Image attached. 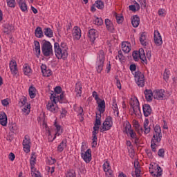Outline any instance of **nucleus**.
<instances>
[{
	"label": "nucleus",
	"mask_w": 177,
	"mask_h": 177,
	"mask_svg": "<svg viewBox=\"0 0 177 177\" xmlns=\"http://www.w3.org/2000/svg\"><path fill=\"white\" fill-rule=\"evenodd\" d=\"M88 38L91 42H95V39L97 38V30L93 28L90 29L88 30Z\"/></svg>",
	"instance_id": "nucleus-16"
},
{
	"label": "nucleus",
	"mask_w": 177,
	"mask_h": 177,
	"mask_svg": "<svg viewBox=\"0 0 177 177\" xmlns=\"http://www.w3.org/2000/svg\"><path fill=\"white\" fill-rule=\"evenodd\" d=\"M1 104H3V106L6 107V106H9V100H8V98L2 100Z\"/></svg>",
	"instance_id": "nucleus-57"
},
{
	"label": "nucleus",
	"mask_w": 177,
	"mask_h": 177,
	"mask_svg": "<svg viewBox=\"0 0 177 177\" xmlns=\"http://www.w3.org/2000/svg\"><path fill=\"white\" fill-rule=\"evenodd\" d=\"M153 38L154 42L157 46H161V45H162V38L161 37V35L158 30H155Z\"/></svg>",
	"instance_id": "nucleus-13"
},
{
	"label": "nucleus",
	"mask_w": 177,
	"mask_h": 177,
	"mask_svg": "<svg viewBox=\"0 0 177 177\" xmlns=\"http://www.w3.org/2000/svg\"><path fill=\"white\" fill-rule=\"evenodd\" d=\"M67 147V139H64L62 142L58 145L57 150L62 153Z\"/></svg>",
	"instance_id": "nucleus-25"
},
{
	"label": "nucleus",
	"mask_w": 177,
	"mask_h": 177,
	"mask_svg": "<svg viewBox=\"0 0 177 177\" xmlns=\"http://www.w3.org/2000/svg\"><path fill=\"white\" fill-rule=\"evenodd\" d=\"M157 169H158V171H157L156 174L154 171L149 170L150 174L152 175V176L160 177V176H161V175H162V169H161V167L158 165Z\"/></svg>",
	"instance_id": "nucleus-26"
},
{
	"label": "nucleus",
	"mask_w": 177,
	"mask_h": 177,
	"mask_svg": "<svg viewBox=\"0 0 177 177\" xmlns=\"http://www.w3.org/2000/svg\"><path fill=\"white\" fill-rule=\"evenodd\" d=\"M122 50H123L124 53H129V52H131V47L129 46H127L126 47H123Z\"/></svg>",
	"instance_id": "nucleus-56"
},
{
	"label": "nucleus",
	"mask_w": 177,
	"mask_h": 177,
	"mask_svg": "<svg viewBox=\"0 0 177 177\" xmlns=\"http://www.w3.org/2000/svg\"><path fill=\"white\" fill-rule=\"evenodd\" d=\"M93 97H94L96 102H99V100H102V99L99 97V95H97V93L96 91L93 92Z\"/></svg>",
	"instance_id": "nucleus-55"
},
{
	"label": "nucleus",
	"mask_w": 177,
	"mask_h": 177,
	"mask_svg": "<svg viewBox=\"0 0 177 177\" xmlns=\"http://www.w3.org/2000/svg\"><path fill=\"white\" fill-rule=\"evenodd\" d=\"M165 153V150L164 149H160L158 151V156L159 157H162V158H164Z\"/></svg>",
	"instance_id": "nucleus-52"
},
{
	"label": "nucleus",
	"mask_w": 177,
	"mask_h": 177,
	"mask_svg": "<svg viewBox=\"0 0 177 177\" xmlns=\"http://www.w3.org/2000/svg\"><path fill=\"white\" fill-rule=\"evenodd\" d=\"M61 49H63V50H67V49H68V48H67V44H66V43L62 42L61 44V47H59Z\"/></svg>",
	"instance_id": "nucleus-62"
},
{
	"label": "nucleus",
	"mask_w": 177,
	"mask_h": 177,
	"mask_svg": "<svg viewBox=\"0 0 177 177\" xmlns=\"http://www.w3.org/2000/svg\"><path fill=\"white\" fill-rule=\"evenodd\" d=\"M105 26L110 32H114V24L109 19H105Z\"/></svg>",
	"instance_id": "nucleus-22"
},
{
	"label": "nucleus",
	"mask_w": 177,
	"mask_h": 177,
	"mask_svg": "<svg viewBox=\"0 0 177 177\" xmlns=\"http://www.w3.org/2000/svg\"><path fill=\"white\" fill-rule=\"evenodd\" d=\"M55 93H51L50 97V100L53 99V102L56 103L57 102H59V103H66L64 102V93H62V87L60 86H57L54 89ZM61 93V94H60ZM60 94V95H57Z\"/></svg>",
	"instance_id": "nucleus-1"
},
{
	"label": "nucleus",
	"mask_w": 177,
	"mask_h": 177,
	"mask_svg": "<svg viewBox=\"0 0 177 177\" xmlns=\"http://www.w3.org/2000/svg\"><path fill=\"white\" fill-rule=\"evenodd\" d=\"M24 73L25 75H28L31 73V68L28 66V64H25L24 66Z\"/></svg>",
	"instance_id": "nucleus-37"
},
{
	"label": "nucleus",
	"mask_w": 177,
	"mask_h": 177,
	"mask_svg": "<svg viewBox=\"0 0 177 177\" xmlns=\"http://www.w3.org/2000/svg\"><path fill=\"white\" fill-rule=\"evenodd\" d=\"M96 64L97 66V72L102 73L104 64V51L102 50H100L99 52V57L97 58Z\"/></svg>",
	"instance_id": "nucleus-5"
},
{
	"label": "nucleus",
	"mask_w": 177,
	"mask_h": 177,
	"mask_svg": "<svg viewBox=\"0 0 177 177\" xmlns=\"http://www.w3.org/2000/svg\"><path fill=\"white\" fill-rule=\"evenodd\" d=\"M0 124L3 127H6L8 124V116L5 112L0 113Z\"/></svg>",
	"instance_id": "nucleus-18"
},
{
	"label": "nucleus",
	"mask_w": 177,
	"mask_h": 177,
	"mask_svg": "<svg viewBox=\"0 0 177 177\" xmlns=\"http://www.w3.org/2000/svg\"><path fill=\"white\" fill-rule=\"evenodd\" d=\"M66 114H67V110H66L65 109H62L60 118H64V117H66Z\"/></svg>",
	"instance_id": "nucleus-60"
},
{
	"label": "nucleus",
	"mask_w": 177,
	"mask_h": 177,
	"mask_svg": "<svg viewBox=\"0 0 177 177\" xmlns=\"http://www.w3.org/2000/svg\"><path fill=\"white\" fill-rule=\"evenodd\" d=\"M116 60L119 59L120 62H122L123 60L125 59V57L122 55V51L120 50L118 51V55L115 57Z\"/></svg>",
	"instance_id": "nucleus-43"
},
{
	"label": "nucleus",
	"mask_w": 177,
	"mask_h": 177,
	"mask_svg": "<svg viewBox=\"0 0 177 177\" xmlns=\"http://www.w3.org/2000/svg\"><path fill=\"white\" fill-rule=\"evenodd\" d=\"M35 50L36 52L37 57H39L41 55V46H35Z\"/></svg>",
	"instance_id": "nucleus-46"
},
{
	"label": "nucleus",
	"mask_w": 177,
	"mask_h": 177,
	"mask_svg": "<svg viewBox=\"0 0 177 177\" xmlns=\"http://www.w3.org/2000/svg\"><path fill=\"white\" fill-rule=\"evenodd\" d=\"M135 80L137 81V85L140 88L145 86V75L140 71H136L135 73Z\"/></svg>",
	"instance_id": "nucleus-8"
},
{
	"label": "nucleus",
	"mask_w": 177,
	"mask_h": 177,
	"mask_svg": "<svg viewBox=\"0 0 177 177\" xmlns=\"http://www.w3.org/2000/svg\"><path fill=\"white\" fill-rule=\"evenodd\" d=\"M153 97L158 100H162L164 97V90L160 89L158 91H156L153 95Z\"/></svg>",
	"instance_id": "nucleus-23"
},
{
	"label": "nucleus",
	"mask_w": 177,
	"mask_h": 177,
	"mask_svg": "<svg viewBox=\"0 0 177 177\" xmlns=\"http://www.w3.org/2000/svg\"><path fill=\"white\" fill-rule=\"evenodd\" d=\"M18 3L19 5L21 10H22L23 12H28V10H27V4L25 1H24L23 0H18Z\"/></svg>",
	"instance_id": "nucleus-28"
},
{
	"label": "nucleus",
	"mask_w": 177,
	"mask_h": 177,
	"mask_svg": "<svg viewBox=\"0 0 177 177\" xmlns=\"http://www.w3.org/2000/svg\"><path fill=\"white\" fill-rule=\"evenodd\" d=\"M116 21L118 24H122L124 21V17L121 15H116L115 16Z\"/></svg>",
	"instance_id": "nucleus-44"
},
{
	"label": "nucleus",
	"mask_w": 177,
	"mask_h": 177,
	"mask_svg": "<svg viewBox=\"0 0 177 177\" xmlns=\"http://www.w3.org/2000/svg\"><path fill=\"white\" fill-rule=\"evenodd\" d=\"M131 128H132V126L131 125V123H129V122H127L126 126L123 131L124 133H126L127 135H128V133H129V132L132 131V129H131Z\"/></svg>",
	"instance_id": "nucleus-36"
},
{
	"label": "nucleus",
	"mask_w": 177,
	"mask_h": 177,
	"mask_svg": "<svg viewBox=\"0 0 177 177\" xmlns=\"http://www.w3.org/2000/svg\"><path fill=\"white\" fill-rule=\"evenodd\" d=\"M7 5L9 8H15L16 7V1L15 0H6Z\"/></svg>",
	"instance_id": "nucleus-42"
},
{
	"label": "nucleus",
	"mask_w": 177,
	"mask_h": 177,
	"mask_svg": "<svg viewBox=\"0 0 177 177\" xmlns=\"http://www.w3.org/2000/svg\"><path fill=\"white\" fill-rule=\"evenodd\" d=\"M132 56L135 62H139V59H140L143 63L147 64V58L143 48H140L138 51L134 50L133 52Z\"/></svg>",
	"instance_id": "nucleus-3"
},
{
	"label": "nucleus",
	"mask_w": 177,
	"mask_h": 177,
	"mask_svg": "<svg viewBox=\"0 0 177 177\" xmlns=\"http://www.w3.org/2000/svg\"><path fill=\"white\" fill-rule=\"evenodd\" d=\"M111 127H113V118H111V116H108L102 124V129H100V132L110 131Z\"/></svg>",
	"instance_id": "nucleus-7"
},
{
	"label": "nucleus",
	"mask_w": 177,
	"mask_h": 177,
	"mask_svg": "<svg viewBox=\"0 0 177 177\" xmlns=\"http://www.w3.org/2000/svg\"><path fill=\"white\" fill-rule=\"evenodd\" d=\"M129 68L131 71H136V65L135 64H131Z\"/></svg>",
	"instance_id": "nucleus-64"
},
{
	"label": "nucleus",
	"mask_w": 177,
	"mask_h": 177,
	"mask_svg": "<svg viewBox=\"0 0 177 177\" xmlns=\"http://www.w3.org/2000/svg\"><path fill=\"white\" fill-rule=\"evenodd\" d=\"M95 24H96V26H102V24H103V19H102V18L97 17L95 19Z\"/></svg>",
	"instance_id": "nucleus-48"
},
{
	"label": "nucleus",
	"mask_w": 177,
	"mask_h": 177,
	"mask_svg": "<svg viewBox=\"0 0 177 177\" xmlns=\"http://www.w3.org/2000/svg\"><path fill=\"white\" fill-rule=\"evenodd\" d=\"M66 177H75V171L71 170L67 172Z\"/></svg>",
	"instance_id": "nucleus-53"
},
{
	"label": "nucleus",
	"mask_w": 177,
	"mask_h": 177,
	"mask_svg": "<svg viewBox=\"0 0 177 177\" xmlns=\"http://www.w3.org/2000/svg\"><path fill=\"white\" fill-rule=\"evenodd\" d=\"M140 42L143 46H147V39H146V35L142 32L140 37Z\"/></svg>",
	"instance_id": "nucleus-30"
},
{
	"label": "nucleus",
	"mask_w": 177,
	"mask_h": 177,
	"mask_svg": "<svg viewBox=\"0 0 177 177\" xmlns=\"http://www.w3.org/2000/svg\"><path fill=\"white\" fill-rule=\"evenodd\" d=\"M30 145H31L30 136L26 135L25 136L23 141V147L25 153H30V149H31V146H30Z\"/></svg>",
	"instance_id": "nucleus-10"
},
{
	"label": "nucleus",
	"mask_w": 177,
	"mask_h": 177,
	"mask_svg": "<svg viewBox=\"0 0 177 177\" xmlns=\"http://www.w3.org/2000/svg\"><path fill=\"white\" fill-rule=\"evenodd\" d=\"M133 127L136 132H138V133H140V130H139V129L140 128V124H139V122L133 120Z\"/></svg>",
	"instance_id": "nucleus-41"
},
{
	"label": "nucleus",
	"mask_w": 177,
	"mask_h": 177,
	"mask_svg": "<svg viewBox=\"0 0 177 177\" xmlns=\"http://www.w3.org/2000/svg\"><path fill=\"white\" fill-rule=\"evenodd\" d=\"M135 173L136 177H140V167H139V162L134 163Z\"/></svg>",
	"instance_id": "nucleus-32"
},
{
	"label": "nucleus",
	"mask_w": 177,
	"mask_h": 177,
	"mask_svg": "<svg viewBox=\"0 0 177 177\" xmlns=\"http://www.w3.org/2000/svg\"><path fill=\"white\" fill-rule=\"evenodd\" d=\"M112 109L114 111V113H116V115L118 117L120 112H118V106L117 105V102H115V100H113Z\"/></svg>",
	"instance_id": "nucleus-38"
},
{
	"label": "nucleus",
	"mask_w": 177,
	"mask_h": 177,
	"mask_svg": "<svg viewBox=\"0 0 177 177\" xmlns=\"http://www.w3.org/2000/svg\"><path fill=\"white\" fill-rule=\"evenodd\" d=\"M47 110L51 113H57L59 111V106L53 102V100L48 102L47 104Z\"/></svg>",
	"instance_id": "nucleus-14"
},
{
	"label": "nucleus",
	"mask_w": 177,
	"mask_h": 177,
	"mask_svg": "<svg viewBox=\"0 0 177 177\" xmlns=\"http://www.w3.org/2000/svg\"><path fill=\"white\" fill-rule=\"evenodd\" d=\"M37 91V89L35 88V87L31 86L29 88V95L30 99H34V97H35L36 94H35V91Z\"/></svg>",
	"instance_id": "nucleus-34"
},
{
	"label": "nucleus",
	"mask_w": 177,
	"mask_h": 177,
	"mask_svg": "<svg viewBox=\"0 0 177 177\" xmlns=\"http://www.w3.org/2000/svg\"><path fill=\"white\" fill-rule=\"evenodd\" d=\"M75 91L77 93V95L81 97L82 94V84H81V82H78L75 84Z\"/></svg>",
	"instance_id": "nucleus-24"
},
{
	"label": "nucleus",
	"mask_w": 177,
	"mask_h": 177,
	"mask_svg": "<svg viewBox=\"0 0 177 177\" xmlns=\"http://www.w3.org/2000/svg\"><path fill=\"white\" fill-rule=\"evenodd\" d=\"M10 68L12 75H16L19 71L17 70V62L15 60H12L10 62Z\"/></svg>",
	"instance_id": "nucleus-15"
},
{
	"label": "nucleus",
	"mask_w": 177,
	"mask_h": 177,
	"mask_svg": "<svg viewBox=\"0 0 177 177\" xmlns=\"http://www.w3.org/2000/svg\"><path fill=\"white\" fill-rule=\"evenodd\" d=\"M37 161V157L35 156V153H32V156L30 158V164L31 167L35 165V162Z\"/></svg>",
	"instance_id": "nucleus-39"
},
{
	"label": "nucleus",
	"mask_w": 177,
	"mask_h": 177,
	"mask_svg": "<svg viewBox=\"0 0 177 177\" xmlns=\"http://www.w3.org/2000/svg\"><path fill=\"white\" fill-rule=\"evenodd\" d=\"M41 52L46 57L53 56V48L52 47V44H50L49 41L46 39L42 40Z\"/></svg>",
	"instance_id": "nucleus-2"
},
{
	"label": "nucleus",
	"mask_w": 177,
	"mask_h": 177,
	"mask_svg": "<svg viewBox=\"0 0 177 177\" xmlns=\"http://www.w3.org/2000/svg\"><path fill=\"white\" fill-rule=\"evenodd\" d=\"M162 138V133H161V127L160 125L156 124L154 127L153 136L151 140H156L158 143L161 142V138Z\"/></svg>",
	"instance_id": "nucleus-6"
},
{
	"label": "nucleus",
	"mask_w": 177,
	"mask_h": 177,
	"mask_svg": "<svg viewBox=\"0 0 177 177\" xmlns=\"http://www.w3.org/2000/svg\"><path fill=\"white\" fill-rule=\"evenodd\" d=\"M156 143H158L156 140H151V149L152 150V151H153V153H156L157 151V149L156 147H157V145H156Z\"/></svg>",
	"instance_id": "nucleus-40"
},
{
	"label": "nucleus",
	"mask_w": 177,
	"mask_h": 177,
	"mask_svg": "<svg viewBox=\"0 0 177 177\" xmlns=\"http://www.w3.org/2000/svg\"><path fill=\"white\" fill-rule=\"evenodd\" d=\"M130 106H131L134 114H138V111L140 113V104H139V100L137 98L133 100L130 102Z\"/></svg>",
	"instance_id": "nucleus-9"
},
{
	"label": "nucleus",
	"mask_w": 177,
	"mask_h": 177,
	"mask_svg": "<svg viewBox=\"0 0 177 177\" xmlns=\"http://www.w3.org/2000/svg\"><path fill=\"white\" fill-rule=\"evenodd\" d=\"M142 110H143L145 117H149V115L151 114V111H152L151 106H150V105L148 104H145L142 106Z\"/></svg>",
	"instance_id": "nucleus-19"
},
{
	"label": "nucleus",
	"mask_w": 177,
	"mask_h": 177,
	"mask_svg": "<svg viewBox=\"0 0 177 177\" xmlns=\"http://www.w3.org/2000/svg\"><path fill=\"white\" fill-rule=\"evenodd\" d=\"M129 135L132 139H136V133L133 132V130H130Z\"/></svg>",
	"instance_id": "nucleus-59"
},
{
	"label": "nucleus",
	"mask_w": 177,
	"mask_h": 177,
	"mask_svg": "<svg viewBox=\"0 0 177 177\" xmlns=\"http://www.w3.org/2000/svg\"><path fill=\"white\" fill-rule=\"evenodd\" d=\"M73 38L78 41L81 39V29L77 26H75L73 32Z\"/></svg>",
	"instance_id": "nucleus-20"
},
{
	"label": "nucleus",
	"mask_w": 177,
	"mask_h": 177,
	"mask_svg": "<svg viewBox=\"0 0 177 177\" xmlns=\"http://www.w3.org/2000/svg\"><path fill=\"white\" fill-rule=\"evenodd\" d=\"M103 169L105 172L106 177H113V170H111L110 167V163L109 161H106L103 165Z\"/></svg>",
	"instance_id": "nucleus-12"
},
{
	"label": "nucleus",
	"mask_w": 177,
	"mask_h": 177,
	"mask_svg": "<svg viewBox=\"0 0 177 177\" xmlns=\"http://www.w3.org/2000/svg\"><path fill=\"white\" fill-rule=\"evenodd\" d=\"M97 145V136H93L92 147H96Z\"/></svg>",
	"instance_id": "nucleus-47"
},
{
	"label": "nucleus",
	"mask_w": 177,
	"mask_h": 177,
	"mask_svg": "<svg viewBox=\"0 0 177 177\" xmlns=\"http://www.w3.org/2000/svg\"><path fill=\"white\" fill-rule=\"evenodd\" d=\"M165 12V10L161 8V9H159V10L158 11V13L159 16H161L162 17H164Z\"/></svg>",
	"instance_id": "nucleus-63"
},
{
	"label": "nucleus",
	"mask_w": 177,
	"mask_h": 177,
	"mask_svg": "<svg viewBox=\"0 0 177 177\" xmlns=\"http://www.w3.org/2000/svg\"><path fill=\"white\" fill-rule=\"evenodd\" d=\"M35 35L37 38H42L44 37V32L42 28L38 26L35 30Z\"/></svg>",
	"instance_id": "nucleus-27"
},
{
	"label": "nucleus",
	"mask_w": 177,
	"mask_h": 177,
	"mask_svg": "<svg viewBox=\"0 0 177 177\" xmlns=\"http://www.w3.org/2000/svg\"><path fill=\"white\" fill-rule=\"evenodd\" d=\"M8 158L9 160H10V161H15V158H16V156H15V153L11 152L9 154Z\"/></svg>",
	"instance_id": "nucleus-61"
},
{
	"label": "nucleus",
	"mask_w": 177,
	"mask_h": 177,
	"mask_svg": "<svg viewBox=\"0 0 177 177\" xmlns=\"http://www.w3.org/2000/svg\"><path fill=\"white\" fill-rule=\"evenodd\" d=\"M81 156L85 162H91V160H92V151L91 149H88L85 153L82 152Z\"/></svg>",
	"instance_id": "nucleus-11"
},
{
	"label": "nucleus",
	"mask_w": 177,
	"mask_h": 177,
	"mask_svg": "<svg viewBox=\"0 0 177 177\" xmlns=\"http://www.w3.org/2000/svg\"><path fill=\"white\" fill-rule=\"evenodd\" d=\"M100 120H102V113L96 114L95 122L94 123L95 127L102 125V122Z\"/></svg>",
	"instance_id": "nucleus-33"
},
{
	"label": "nucleus",
	"mask_w": 177,
	"mask_h": 177,
	"mask_svg": "<svg viewBox=\"0 0 177 177\" xmlns=\"http://www.w3.org/2000/svg\"><path fill=\"white\" fill-rule=\"evenodd\" d=\"M30 109H31L30 104H28L27 106H25L24 108L22 109V111H24V113L27 112V114H28V113H30Z\"/></svg>",
	"instance_id": "nucleus-54"
},
{
	"label": "nucleus",
	"mask_w": 177,
	"mask_h": 177,
	"mask_svg": "<svg viewBox=\"0 0 177 177\" xmlns=\"http://www.w3.org/2000/svg\"><path fill=\"white\" fill-rule=\"evenodd\" d=\"M144 133L145 135H147V133H150V126H149V120L146 119L145 121L144 122Z\"/></svg>",
	"instance_id": "nucleus-31"
},
{
	"label": "nucleus",
	"mask_w": 177,
	"mask_h": 177,
	"mask_svg": "<svg viewBox=\"0 0 177 177\" xmlns=\"http://www.w3.org/2000/svg\"><path fill=\"white\" fill-rule=\"evenodd\" d=\"M163 78L165 81H168L169 79V72L165 69V73L163 74Z\"/></svg>",
	"instance_id": "nucleus-51"
},
{
	"label": "nucleus",
	"mask_w": 177,
	"mask_h": 177,
	"mask_svg": "<svg viewBox=\"0 0 177 177\" xmlns=\"http://www.w3.org/2000/svg\"><path fill=\"white\" fill-rule=\"evenodd\" d=\"M145 153L147 154L149 158H153V153H151V151L150 149H145Z\"/></svg>",
	"instance_id": "nucleus-58"
},
{
	"label": "nucleus",
	"mask_w": 177,
	"mask_h": 177,
	"mask_svg": "<svg viewBox=\"0 0 177 177\" xmlns=\"http://www.w3.org/2000/svg\"><path fill=\"white\" fill-rule=\"evenodd\" d=\"M5 26H6V28H7V30L10 32H12V31H15V26L10 25L9 24H6Z\"/></svg>",
	"instance_id": "nucleus-49"
},
{
	"label": "nucleus",
	"mask_w": 177,
	"mask_h": 177,
	"mask_svg": "<svg viewBox=\"0 0 177 177\" xmlns=\"http://www.w3.org/2000/svg\"><path fill=\"white\" fill-rule=\"evenodd\" d=\"M98 104V111H100V114H103L104 111H106V102L104 100H99L97 102Z\"/></svg>",
	"instance_id": "nucleus-17"
},
{
	"label": "nucleus",
	"mask_w": 177,
	"mask_h": 177,
	"mask_svg": "<svg viewBox=\"0 0 177 177\" xmlns=\"http://www.w3.org/2000/svg\"><path fill=\"white\" fill-rule=\"evenodd\" d=\"M94 5H95L97 9H100V10L104 9V3L102 0H97Z\"/></svg>",
	"instance_id": "nucleus-35"
},
{
	"label": "nucleus",
	"mask_w": 177,
	"mask_h": 177,
	"mask_svg": "<svg viewBox=\"0 0 177 177\" xmlns=\"http://www.w3.org/2000/svg\"><path fill=\"white\" fill-rule=\"evenodd\" d=\"M54 49L56 57H57L58 59H67V56H68L67 50L60 48V45L59 44V43H55Z\"/></svg>",
	"instance_id": "nucleus-4"
},
{
	"label": "nucleus",
	"mask_w": 177,
	"mask_h": 177,
	"mask_svg": "<svg viewBox=\"0 0 177 177\" xmlns=\"http://www.w3.org/2000/svg\"><path fill=\"white\" fill-rule=\"evenodd\" d=\"M44 34L46 37L52 38V37H53V30H52L50 28H45L44 29Z\"/></svg>",
	"instance_id": "nucleus-29"
},
{
	"label": "nucleus",
	"mask_w": 177,
	"mask_h": 177,
	"mask_svg": "<svg viewBox=\"0 0 177 177\" xmlns=\"http://www.w3.org/2000/svg\"><path fill=\"white\" fill-rule=\"evenodd\" d=\"M140 23V18L138 15H133L131 17V24L133 27L136 28V27H139V24Z\"/></svg>",
	"instance_id": "nucleus-21"
},
{
	"label": "nucleus",
	"mask_w": 177,
	"mask_h": 177,
	"mask_svg": "<svg viewBox=\"0 0 177 177\" xmlns=\"http://www.w3.org/2000/svg\"><path fill=\"white\" fill-rule=\"evenodd\" d=\"M99 127L100 126H95L93 127V136H96L97 133H99Z\"/></svg>",
	"instance_id": "nucleus-50"
},
{
	"label": "nucleus",
	"mask_w": 177,
	"mask_h": 177,
	"mask_svg": "<svg viewBox=\"0 0 177 177\" xmlns=\"http://www.w3.org/2000/svg\"><path fill=\"white\" fill-rule=\"evenodd\" d=\"M44 77H50L52 75V71L50 69L47 68L42 73Z\"/></svg>",
	"instance_id": "nucleus-45"
}]
</instances>
